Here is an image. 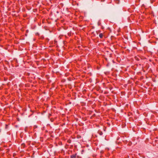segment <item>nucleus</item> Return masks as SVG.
<instances>
[{"label":"nucleus","instance_id":"1","mask_svg":"<svg viewBox=\"0 0 158 158\" xmlns=\"http://www.w3.org/2000/svg\"><path fill=\"white\" fill-rule=\"evenodd\" d=\"M70 158H76V154H75L70 156Z\"/></svg>","mask_w":158,"mask_h":158},{"label":"nucleus","instance_id":"2","mask_svg":"<svg viewBox=\"0 0 158 158\" xmlns=\"http://www.w3.org/2000/svg\"><path fill=\"white\" fill-rule=\"evenodd\" d=\"M99 36L101 38H102L103 36V34L102 33H100L99 35Z\"/></svg>","mask_w":158,"mask_h":158}]
</instances>
